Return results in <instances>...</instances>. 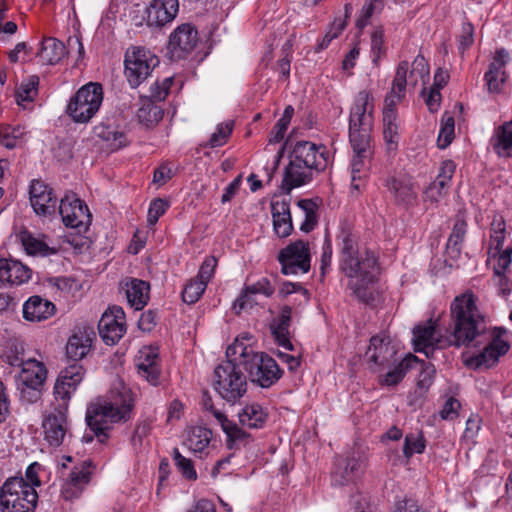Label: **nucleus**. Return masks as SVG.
Returning a JSON list of instances; mask_svg holds the SVG:
<instances>
[{
  "label": "nucleus",
  "instance_id": "f257e3e1",
  "mask_svg": "<svg viewBox=\"0 0 512 512\" xmlns=\"http://www.w3.org/2000/svg\"><path fill=\"white\" fill-rule=\"evenodd\" d=\"M478 297L471 291L457 295L450 304L447 335L442 336L435 322L429 320L413 329V344L416 352L431 357L435 349L449 346L481 347L480 353L465 360L468 367L489 368L505 355L510 346L502 338L504 330L487 326L486 316L477 305Z\"/></svg>",
  "mask_w": 512,
  "mask_h": 512
},
{
  "label": "nucleus",
  "instance_id": "f03ea898",
  "mask_svg": "<svg viewBox=\"0 0 512 512\" xmlns=\"http://www.w3.org/2000/svg\"><path fill=\"white\" fill-rule=\"evenodd\" d=\"M359 235L348 224L340 228L339 269L348 278L347 288L351 295L365 304H373L376 292L373 288L379 275L378 257L366 246L359 245Z\"/></svg>",
  "mask_w": 512,
  "mask_h": 512
},
{
  "label": "nucleus",
  "instance_id": "7ed1b4c3",
  "mask_svg": "<svg viewBox=\"0 0 512 512\" xmlns=\"http://www.w3.org/2000/svg\"><path fill=\"white\" fill-rule=\"evenodd\" d=\"M133 407L132 396L125 387L111 400L97 399L90 403L86 409L85 421L92 434L86 433L83 440L91 442L94 435L100 443H105L114 424L130 420Z\"/></svg>",
  "mask_w": 512,
  "mask_h": 512
},
{
  "label": "nucleus",
  "instance_id": "20e7f679",
  "mask_svg": "<svg viewBox=\"0 0 512 512\" xmlns=\"http://www.w3.org/2000/svg\"><path fill=\"white\" fill-rule=\"evenodd\" d=\"M329 163V152L324 145L311 141H297L289 154L282 189L290 193L312 181L315 173L323 171Z\"/></svg>",
  "mask_w": 512,
  "mask_h": 512
},
{
  "label": "nucleus",
  "instance_id": "39448f33",
  "mask_svg": "<svg viewBox=\"0 0 512 512\" xmlns=\"http://www.w3.org/2000/svg\"><path fill=\"white\" fill-rule=\"evenodd\" d=\"M252 340L249 333H242L227 347L226 357L237 359L252 383L269 388L281 378L283 371L268 354L256 351Z\"/></svg>",
  "mask_w": 512,
  "mask_h": 512
},
{
  "label": "nucleus",
  "instance_id": "423d86ee",
  "mask_svg": "<svg viewBox=\"0 0 512 512\" xmlns=\"http://www.w3.org/2000/svg\"><path fill=\"white\" fill-rule=\"evenodd\" d=\"M238 360L227 357L214 370V388L227 402L235 403L247 392V378L240 370Z\"/></svg>",
  "mask_w": 512,
  "mask_h": 512
},
{
  "label": "nucleus",
  "instance_id": "0eeeda50",
  "mask_svg": "<svg viewBox=\"0 0 512 512\" xmlns=\"http://www.w3.org/2000/svg\"><path fill=\"white\" fill-rule=\"evenodd\" d=\"M374 123V98L367 90L360 91L353 102L349 115L350 142H371Z\"/></svg>",
  "mask_w": 512,
  "mask_h": 512
},
{
  "label": "nucleus",
  "instance_id": "6e6552de",
  "mask_svg": "<svg viewBox=\"0 0 512 512\" xmlns=\"http://www.w3.org/2000/svg\"><path fill=\"white\" fill-rule=\"evenodd\" d=\"M38 494L23 477L8 478L0 488L1 512H34Z\"/></svg>",
  "mask_w": 512,
  "mask_h": 512
},
{
  "label": "nucleus",
  "instance_id": "1a4fd4ad",
  "mask_svg": "<svg viewBox=\"0 0 512 512\" xmlns=\"http://www.w3.org/2000/svg\"><path fill=\"white\" fill-rule=\"evenodd\" d=\"M103 101V89L101 84L89 82L78 89L71 97L66 107V113L76 123H88Z\"/></svg>",
  "mask_w": 512,
  "mask_h": 512
},
{
  "label": "nucleus",
  "instance_id": "9d476101",
  "mask_svg": "<svg viewBox=\"0 0 512 512\" xmlns=\"http://www.w3.org/2000/svg\"><path fill=\"white\" fill-rule=\"evenodd\" d=\"M159 64L158 57L150 50L132 46L125 53V76L132 88L140 86Z\"/></svg>",
  "mask_w": 512,
  "mask_h": 512
},
{
  "label": "nucleus",
  "instance_id": "9b49d317",
  "mask_svg": "<svg viewBox=\"0 0 512 512\" xmlns=\"http://www.w3.org/2000/svg\"><path fill=\"white\" fill-rule=\"evenodd\" d=\"M51 406L52 410L43 416L42 429L49 445L58 447L70 436L69 405L53 401Z\"/></svg>",
  "mask_w": 512,
  "mask_h": 512
},
{
  "label": "nucleus",
  "instance_id": "f8f14e48",
  "mask_svg": "<svg viewBox=\"0 0 512 512\" xmlns=\"http://www.w3.org/2000/svg\"><path fill=\"white\" fill-rule=\"evenodd\" d=\"M278 261L285 275L307 273L311 261L309 243L303 240L292 242L279 252Z\"/></svg>",
  "mask_w": 512,
  "mask_h": 512
},
{
  "label": "nucleus",
  "instance_id": "ddd939ff",
  "mask_svg": "<svg viewBox=\"0 0 512 512\" xmlns=\"http://www.w3.org/2000/svg\"><path fill=\"white\" fill-rule=\"evenodd\" d=\"M59 214L66 227L86 231L91 223V214L87 205L74 193H66L59 203Z\"/></svg>",
  "mask_w": 512,
  "mask_h": 512
},
{
  "label": "nucleus",
  "instance_id": "4468645a",
  "mask_svg": "<svg viewBox=\"0 0 512 512\" xmlns=\"http://www.w3.org/2000/svg\"><path fill=\"white\" fill-rule=\"evenodd\" d=\"M85 376V369L80 364H72L64 368L58 375L53 388L55 402L69 405L72 395Z\"/></svg>",
  "mask_w": 512,
  "mask_h": 512
},
{
  "label": "nucleus",
  "instance_id": "2eb2a0df",
  "mask_svg": "<svg viewBox=\"0 0 512 512\" xmlns=\"http://www.w3.org/2000/svg\"><path fill=\"white\" fill-rule=\"evenodd\" d=\"M98 330L107 345L116 344L126 332L125 313L119 306L109 308L100 318Z\"/></svg>",
  "mask_w": 512,
  "mask_h": 512
},
{
  "label": "nucleus",
  "instance_id": "dca6fc26",
  "mask_svg": "<svg viewBox=\"0 0 512 512\" xmlns=\"http://www.w3.org/2000/svg\"><path fill=\"white\" fill-rule=\"evenodd\" d=\"M92 462L84 460L75 465L69 472L61 487V496L67 501L78 499L90 482Z\"/></svg>",
  "mask_w": 512,
  "mask_h": 512
},
{
  "label": "nucleus",
  "instance_id": "f3484780",
  "mask_svg": "<svg viewBox=\"0 0 512 512\" xmlns=\"http://www.w3.org/2000/svg\"><path fill=\"white\" fill-rule=\"evenodd\" d=\"M197 42V30L190 24H182L170 34L167 49L171 58L178 60L191 53Z\"/></svg>",
  "mask_w": 512,
  "mask_h": 512
},
{
  "label": "nucleus",
  "instance_id": "a211bd4d",
  "mask_svg": "<svg viewBox=\"0 0 512 512\" xmlns=\"http://www.w3.org/2000/svg\"><path fill=\"white\" fill-rule=\"evenodd\" d=\"M30 203L39 216H50L56 211L57 197L53 189L41 180H33L30 185Z\"/></svg>",
  "mask_w": 512,
  "mask_h": 512
},
{
  "label": "nucleus",
  "instance_id": "6ab92c4d",
  "mask_svg": "<svg viewBox=\"0 0 512 512\" xmlns=\"http://www.w3.org/2000/svg\"><path fill=\"white\" fill-rule=\"evenodd\" d=\"M178 11V0H153L146 8V23L149 27H163L175 19Z\"/></svg>",
  "mask_w": 512,
  "mask_h": 512
},
{
  "label": "nucleus",
  "instance_id": "aec40b11",
  "mask_svg": "<svg viewBox=\"0 0 512 512\" xmlns=\"http://www.w3.org/2000/svg\"><path fill=\"white\" fill-rule=\"evenodd\" d=\"M94 336L95 333L91 327L75 328L66 344L67 357L74 361L83 359L91 349Z\"/></svg>",
  "mask_w": 512,
  "mask_h": 512
},
{
  "label": "nucleus",
  "instance_id": "412c9836",
  "mask_svg": "<svg viewBox=\"0 0 512 512\" xmlns=\"http://www.w3.org/2000/svg\"><path fill=\"white\" fill-rule=\"evenodd\" d=\"M138 374L150 384L157 385L160 376L159 352L157 347L145 346L139 351L136 360Z\"/></svg>",
  "mask_w": 512,
  "mask_h": 512
},
{
  "label": "nucleus",
  "instance_id": "4be33fe9",
  "mask_svg": "<svg viewBox=\"0 0 512 512\" xmlns=\"http://www.w3.org/2000/svg\"><path fill=\"white\" fill-rule=\"evenodd\" d=\"M16 365L21 367L19 374L21 385L33 389H42L47 378V369L43 362L34 358H27L21 359Z\"/></svg>",
  "mask_w": 512,
  "mask_h": 512
},
{
  "label": "nucleus",
  "instance_id": "5701e85b",
  "mask_svg": "<svg viewBox=\"0 0 512 512\" xmlns=\"http://www.w3.org/2000/svg\"><path fill=\"white\" fill-rule=\"evenodd\" d=\"M350 144L354 152L351 160V185L354 189L358 190L360 185L357 181H360L367 174L368 164L372 155L371 142H365L363 145L360 142H350Z\"/></svg>",
  "mask_w": 512,
  "mask_h": 512
},
{
  "label": "nucleus",
  "instance_id": "b1692460",
  "mask_svg": "<svg viewBox=\"0 0 512 512\" xmlns=\"http://www.w3.org/2000/svg\"><path fill=\"white\" fill-rule=\"evenodd\" d=\"M216 421L226 435V446L229 450H240L252 442L251 435L229 420L224 413H216Z\"/></svg>",
  "mask_w": 512,
  "mask_h": 512
},
{
  "label": "nucleus",
  "instance_id": "393cba45",
  "mask_svg": "<svg viewBox=\"0 0 512 512\" xmlns=\"http://www.w3.org/2000/svg\"><path fill=\"white\" fill-rule=\"evenodd\" d=\"M56 307L51 301L33 295L23 304V318L30 322H41L49 319L55 314Z\"/></svg>",
  "mask_w": 512,
  "mask_h": 512
},
{
  "label": "nucleus",
  "instance_id": "a878e982",
  "mask_svg": "<svg viewBox=\"0 0 512 512\" xmlns=\"http://www.w3.org/2000/svg\"><path fill=\"white\" fill-rule=\"evenodd\" d=\"M396 355V349L391 345L389 338L374 336L366 352L369 363L375 366L388 365Z\"/></svg>",
  "mask_w": 512,
  "mask_h": 512
},
{
  "label": "nucleus",
  "instance_id": "bb28decb",
  "mask_svg": "<svg viewBox=\"0 0 512 512\" xmlns=\"http://www.w3.org/2000/svg\"><path fill=\"white\" fill-rule=\"evenodd\" d=\"M31 278V270L18 260L0 258V281L21 285Z\"/></svg>",
  "mask_w": 512,
  "mask_h": 512
},
{
  "label": "nucleus",
  "instance_id": "cd10ccee",
  "mask_svg": "<svg viewBox=\"0 0 512 512\" xmlns=\"http://www.w3.org/2000/svg\"><path fill=\"white\" fill-rule=\"evenodd\" d=\"M273 229L278 237H288L292 230V218L289 203L286 200H275L271 203Z\"/></svg>",
  "mask_w": 512,
  "mask_h": 512
},
{
  "label": "nucleus",
  "instance_id": "c85d7f7f",
  "mask_svg": "<svg viewBox=\"0 0 512 512\" xmlns=\"http://www.w3.org/2000/svg\"><path fill=\"white\" fill-rule=\"evenodd\" d=\"M509 61V55L504 49H499L485 73V80L490 91H499L505 82L506 73L504 67Z\"/></svg>",
  "mask_w": 512,
  "mask_h": 512
},
{
  "label": "nucleus",
  "instance_id": "c756f323",
  "mask_svg": "<svg viewBox=\"0 0 512 512\" xmlns=\"http://www.w3.org/2000/svg\"><path fill=\"white\" fill-rule=\"evenodd\" d=\"M385 185L398 204L411 205L415 202L417 193L410 178L390 177Z\"/></svg>",
  "mask_w": 512,
  "mask_h": 512
},
{
  "label": "nucleus",
  "instance_id": "7c9ffc66",
  "mask_svg": "<svg viewBox=\"0 0 512 512\" xmlns=\"http://www.w3.org/2000/svg\"><path fill=\"white\" fill-rule=\"evenodd\" d=\"M361 472V463L355 458L339 459L331 475L334 486H343L353 482Z\"/></svg>",
  "mask_w": 512,
  "mask_h": 512
},
{
  "label": "nucleus",
  "instance_id": "2f4dec72",
  "mask_svg": "<svg viewBox=\"0 0 512 512\" xmlns=\"http://www.w3.org/2000/svg\"><path fill=\"white\" fill-rule=\"evenodd\" d=\"M21 244L28 255L38 257H48L55 255L58 252L56 247L50 246L45 237L42 238L34 236L29 231H22L19 235Z\"/></svg>",
  "mask_w": 512,
  "mask_h": 512
},
{
  "label": "nucleus",
  "instance_id": "473e14b6",
  "mask_svg": "<svg viewBox=\"0 0 512 512\" xmlns=\"http://www.w3.org/2000/svg\"><path fill=\"white\" fill-rule=\"evenodd\" d=\"M149 283L136 278L125 283L127 301L135 310H141L149 299Z\"/></svg>",
  "mask_w": 512,
  "mask_h": 512
},
{
  "label": "nucleus",
  "instance_id": "72a5a7b5",
  "mask_svg": "<svg viewBox=\"0 0 512 512\" xmlns=\"http://www.w3.org/2000/svg\"><path fill=\"white\" fill-rule=\"evenodd\" d=\"M292 309L289 306H285L278 319L271 326L272 333L275 337L276 342L279 346L283 347L285 350L292 351L294 350L293 344L289 339V326L291 320Z\"/></svg>",
  "mask_w": 512,
  "mask_h": 512
},
{
  "label": "nucleus",
  "instance_id": "f704fd0d",
  "mask_svg": "<svg viewBox=\"0 0 512 512\" xmlns=\"http://www.w3.org/2000/svg\"><path fill=\"white\" fill-rule=\"evenodd\" d=\"M238 418L242 426L260 429L265 425L268 413L260 404L253 402L242 408L238 414Z\"/></svg>",
  "mask_w": 512,
  "mask_h": 512
},
{
  "label": "nucleus",
  "instance_id": "c9c22d12",
  "mask_svg": "<svg viewBox=\"0 0 512 512\" xmlns=\"http://www.w3.org/2000/svg\"><path fill=\"white\" fill-rule=\"evenodd\" d=\"M406 72L405 67L402 65L399 69H396L395 76L392 82L390 92L386 95L384 100L383 109L396 110L397 105L404 99L406 88Z\"/></svg>",
  "mask_w": 512,
  "mask_h": 512
},
{
  "label": "nucleus",
  "instance_id": "e433bc0d",
  "mask_svg": "<svg viewBox=\"0 0 512 512\" xmlns=\"http://www.w3.org/2000/svg\"><path fill=\"white\" fill-rule=\"evenodd\" d=\"M65 54L66 48L63 42L53 37H47L42 41L37 55L42 63L53 65L58 63Z\"/></svg>",
  "mask_w": 512,
  "mask_h": 512
},
{
  "label": "nucleus",
  "instance_id": "4c0bfd02",
  "mask_svg": "<svg viewBox=\"0 0 512 512\" xmlns=\"http://www.w3.org/2000/svg\"><path fill=\"white\" fill-rule=\"evenodd\" d=\"M490 144L499 156L509 155L508 151L512 149V120L505 122L495 130Z\"/></svg>",
  "mask_w": 512,
  "mask_h": 512
},
{
  "label": "nucleus",
  "instance_id": "58836bf2",
  "mask_svg": "<svg viewBox=\"0 0 512 512\" xmlns=\"http://www.w3.org/2000/svg\"><path fill=\"white\" fill-rule=\"evenodd\" d=\"M212 438V432L211 430L196 426L192 427L188 433L187 438L184 442V444L187 446V448L195 453L203 452L208 445L210 444Z\"/></svg>",
  "mask_w": 512,
  "mask_h": 512
},
{
  "label": "nucleus",
  "instance_id": "ea45409f",
  "mask_svg": "<svg viewBox=\"0 0 512 512\" xmlns=\"http://www.w3.org/2000/svg\"><path fill=\"white\" fill-rule=\"evenodd\" d=\"M429 72V65L426 59L422 55H417L412 62L409 79H406L405 88L415 87L420 82L425 85L429 79Z\"/></svg>",
  "mask_w": 512,
  "mask_h": 512
},
{
  "label": "nucleus",
  "instance_id": "a19ab883",
  "mask_svg": "<svg viewBox=\"0 0 512 512\" xmlns=\"http://www.w3.org/2000/svg\"><path fill=\"white\" fill-rule=\"evenodd\" d=\"M414 363H418L415 356L410 355L403 359L393 370L388 371L381 380V383L387 386L397 385L405 376L408 369L412 368Z\"/></svg>",
  "mask_w": 512,
  "mask_h": 512
},
{
  "label": "nucleus",
  "instance_id": "79ce46f5",
  "mask_svg": "<svg viewBox=\"0 0 512 512\" xmlns=\"http://www.w3.org/2000/svg\"><path fill=\"white\" fill-rule=\"evenodd\" d=\"M297 206L304 216L300 229L308 233L312 231L317 224V204L311 199H302L297 202Z\"/></svg>",
  "mask_w": 512,
  "mask_h": 512
},
{
  "label": "nucleus",
  "instance_id": "37998d69",
  "mask_svg": "<svg viewBox=\"0 0 512 512\" xmlns=\"http://www.w3.org/2000/svg\"><path fill=\"white\" fill-rule=\"evenodd\" d=\"M38 85L39 77L36 75H31L24 80L16 91L17 104L25 107V102H32L37 95Z\"/></svg>",
  "mask_w": 512,
  "mask_h": 512
},
{
  "label": "nucleus",
  "instance_id": "c03bdc74",
  "mask_svg": "<svg viewBox=\"0 0 512 512\" xmlns=\"http://www.w3.org/2000/svg\"><path fill=\"white\" fill-rule=\"evenodd\" d=\"M466 220L464 214L459 212L456 215L455 223L453 225L452 232L448 238L447 248L452 249L455 252H460L461 244L466 234Z\"/></svg>",
  "mask_w": 512,
  "mask_h": 512
},
{
  "label": "nucleus",
  "instance_id": "a18cd8bd",
  "mask_svg": "<svg viewBox=\"0 0 512 512\" xmlns=\"http://www.w3.org/2000/svg\"><path fill=\"white\" fill-rule=\"evenodd\" d=\"M455 121L454 117L449 113H444L441 119V127L438 135V147L445 149L451 144L454 138Z\"/></svg>",
  "mask_w": 512,
  "mask_h": 512
},
{
  "label": "nucleus",
  "instance_id": "49530a36",
  "mask_svg": "<svg viewBox=\"0 0 512 512\" xmlns=\"http://www.w3.org/2000/svg\"><path fill=\"white\" fill-rule=\"evenodd\" d=\"M426 447L425 439L422 433H410L405 436L403 454L406 458H410L413 454H421L424 452Z\"/></svg>",
  "mask_w": 512,
  "mask_h": 512
},
{
  "label": "nucleus",
  "instance_id": "de8ad7c7",
  "mask_svg": "<svg viewBox=\"0 0 512 512\" xmlns=\"http://www.w3.org/2000/svg\"><path fill=\"white\" fill-rule=\"evenodd\" d=\"M207 285L196 277L191 279L182 291V299L185 303L194 304L204 293Z\"/></svg>",
  "mask_w": 512,
  "mask_h": 512
},
{
  "label": "nucleus",
  "instance_id": "09e8293b",
  "mask_svg": "<svg viewBox=\"0 0 512 512\" xmlns=\"http://www.w3.org/2000/svg\"><path fill=\"white\" fill-rule=\"evenodd\" d=\"M155 418L151 416L141 417L135 426L131 442L134 446L142 445L143 440L150 434Z\"/></svg>",
  "mask_w": 512,
  "mask_h": 512
},
{
  "label": "nucleus",
  "instance_id": "8fccbe9b",
  "mask_svg": "<svg viewBox=\"0 0 512 512\" xmlns=\"http://www.w3.org/2000/svg\"><path fill=\"white\" fill-rule=\"evenodd\" d=\"M172 457L175 466L183 477L192 481L197 479L196 470L194 469L193 462L190 459L184 457L177 448L173 449Z\"/></svg>",
  "mask_w": 512,
  "mask_h": 512
},
{
  "label": "nucleus",
  "instance_id": "3c124183",
  "mask_svg": "<svg viewBox=\"0 0 512 512\" xmlns=\"http://www.w3.org/2000/svg\"><path fill=\"white\" fill-rule=\"evenodd\" d=\"M233 130V122L228 121L217 125L216 131L211 135L205 146L211 148L219 147L224 145Z\"/></svg>",
  "mask_w": 512,
  "mask_h": 512
},
{
  "label": "nucleus",
  "instance_id": "603ef678",
  "mask_svg": "<svg viewBox=\"0 0 512 512\" xmlns=\"http://www.w3.org/2000/svg\"><path fill=\"white\" fill-rule=\"evenodd\" d=\"M384 6V0H366L362 8L361 16L357 20V26L362 29L374 13H378Z\"/></svg>",
  "mask_w": 512,
  "mask_h": 512
},
{
  "label": "nucleus",
  "instance_id": "864d4df0",
  "mask_svg": "<svg viewBox=\"0 0 512 512\" xmlns=\"http://www.w3.org/2000/svg\"><path fill=\"white\" fill-rule=\"evenodd\" d=\"M169 203L161 198L154 199L149 206L147 214V222L150 226H154L159 218L166 212Z\"/></svg>",
  "mask_w": 512,
  "mask_h": 512
},
{
  "label": "nucleus",
  "instance_id": "5fc2aeb1",
  "mask_svg": "<svg viewBox=\"0 0 512 512\" xmlns=\"http://www.w3.org/2000/svg\"><path fill=\"white\" fill-rule=\"evenodd\" d=\"M449 186L445 182L435 179L426 189L425 199L434 203L440 201L447 195Z\"/></svg>",
  "mask_w": 512,
  "mask_h": 512
},
{
  "label": "nucleus",
  "instance_id": "6e6d98bb",
  "mask_svg": "<svg viewBox=\"0 0 512 512\" xmlns=\"http://www.w3.org/2000/svg\"><path fill=\"white\" fill-rule=\"evenodd\" d=\"M371 53L375 64L385 53L384 31L382 28H377L371 35Z\"/></svg>",
  "mask_w": 512,
  "mask_h": 512
},
{
  "label": "nucleus",
  "instance_id": "4d7b16f0",
  "mask_svg": "<svg viewBox=\"0 0 512 512\" xmlns=\"http://www.w3.org/2000/svg\"><path fill=\"white\" fill-rule=\"evenodd\" d=\"M505 240V223L502 219L494 220L491 224L490 242L496 250L500 251Z\"/></svg>",
  "mask_w": 512,
  "mask_h": 512
},
{
  "label": "nucleus",
  "instance_id": "13d9d810",
  "mask_svg": "<svg viewBox=\"0 0 512 512\" xmlns=\"http://www.w3.org/2000/svg\"><path fill=\"white\" fill-rule=\"evenodd\" d=\"M436 370L432 364H421L420 371L417 376V386L420 389L427 390L433 383Z\"/></svg>",
  "mask_w": 512,
  "mask_h": 512
},
{
  "label": "nucleus",
  "instance_id": "bf43d9fd",
  "mask_svg": "<svg viewBox=\"0 0 512 512\" xmlns=\"http://www.w3.org/2000/svg\"><path fill=\"white\" fill-rule=\"evenodd\" d=\"M345 27H346L345 20H343L341 18L335 19V21L331 25L329 31L324 35L322 41L320 42V48L321 49L327 48L329 46V44L331 43V41L333 39L337 38L342 33V31L345 29Z\"/></svg>",
  "mask_w": 512,
  "mask_h": 512
},
{
  "label": "nucleus",
  "instance_id": "052dcab7",
  "mask_svg": "<svg viewBox=\"0 0 512 512\" xmlns=\"http://www.w3.org/2000/svg\"><path fill=\"white\" fill-rule=\"evenodd\" d=\"M48 284L51 287L56 288L57 290L69 293L72 290L77 288V282L74 278L61 276V277H51L48 279Z\"/></svg>",
  "mask_w": 512,
  "mask_h": 512
},
{
  "label": "nucleus",
  "instance_id": "680f3d73",
  "mask_svg": "<svg viewBox=\"0 0 512 512\" xmlns=\"http://www.w3.org/2000/svg\"><path fill=\"white\" fill-rule=\"evenodd\" d=\"M460 407L461 404L456 398L449 397L440 410L439 415L443 420H453L458 416Z\"/></svg>",
  "mask_w": 512,
  "mask_h": 512
},
{
  "label": "nucleus",
  "instance_id": "e2e57ef3",
  "mask_svg": "<svg viewBox=\"0 0 512 512\" xmlns=\"http://www.w3.org/2000/svg\"><path fill=\"white\" fill-rule=\"evenodd\" d=\"M100 136L106 141L111 142L114 149H120L127 144L126 136L122 131L107 128L106 131H103L100 134Z\"/></svg>",
  "mask_w": 512,
  "mask_h": 512
},
{
  "label": "nucleus",
  "instance_id": "0e129e2a",
  "mask_svg": "<svg viewBox=\"0 0 512 512\" xmlns=\"http://www.w3.org/2000/svg\"><path fill=\"white\" fill-rule=\"evenodd\" d=\"M383 137L389 150L396 149L400 139L398 124L383 126Z\"/></svg>",
  "mask_w": 512,
  "mask_h": 512
},
{
  "label": "nucleus",
  "instance_id": "69168bd1",
  "mask_svg": "<svg viewBox=\"0 0 512 512\" xmlns=\"http://www.w3.org/2000/svg\"><path fill=\"white\" fill-rule=\"evenodd\" d=\"M216 265H217V259L215 257H208L202 263L196 278L199 279L200 281H203L204 284L207 285L214 273Z\"/></svg>",
  "mask_w": 512,
  "mask_h": 512
},
{
  "label": "nucleus",
  "instance_id": "338daca9",
  "mask_svg": "<svg viewBox=\"0 0 512 512\" xmlns=\"http://www.w3.org/2000/svg\"><path fill=\"white\" fill-rule=\"evenodd\" d=\"M246 288L247 291L252 293L254 296L256 294H263L267 297L271 296L275 290L273 285L267 278H262L258 280L256 283L247 286Z\"/></svg>",
  "mask_w": 512,
  "mask_h": 512
},
{
  "label": "nucleus",
  "instance_id": "774afa93",
  "mask_svg": "<svg viewBox=\"0 0 512 512\" xmlns=\"http://www.w3.org/2000/svg\"><path fill=\"white\" fill-rule=\"evenodd\" d=\"M481 422V418L478 415L472 414L466 421L463 438L473 441L481 428Z\"/></svg>",
  "mask_w": 512,
  "mask_h": 512
}]
</instances>
